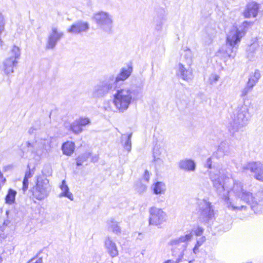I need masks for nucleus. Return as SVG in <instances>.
Here are the masks:
<instances>
[{
    "label": "nucleus",
    "instance_id": "nucleus-1",
    "mask_svg": "<svg viewBox=\"0 0 263 263\" xmlns=\"http://www.w3.org/2000/svg\"><path fill=\"white\" fill-rule=\"evenodd\" d=\"M210 176L218 194H220L226 189L228 190V195H223V199L229 209L241 210L246 208V206L241 205V201L249 204L253 209L263 199L262 192H258L254 196L252 193L245 190L242 183L238 181H233L232 187L228 190L227 183L231 181V175L224 169L213 168L210 171Z\"/></svg>",
    "mask_w": 263,
    "mask_h": 263
},
{
    "label": "nucleus",
    "instance_id": "nucleus-2",
    "mask_svg": "<svg viewBox=\"0 0 263 263\" xmlns=\"http://www.w3.org/2000/svg\"><path fill=\"white\" fill-rule=\"evenodd\" d=\"M134 91L130 87H123L118 89L113 95L112 103L120 112L128 109L133 102Z\"/></svg>",
    "mask_w": 263,
    "mask_h": 263
},
{
    "label": "nucleus",
    "instance_id": "nucleus-3",
    "mask_svg": "<svg viewBox=\"0 0 263 263\" xmlns=\"http://www.w3.org/2000/svg\"><path fill=\"white\" fill-rule=\"evenodd\" d=\"M251 107L250 103H243L238 107L236 116L230 122L228 127L231 134H235L247 125L252 116Z\"/></svg>",
    "mask_w": 263,
    "mask_h": 263
},
{
    "label": "nucleus",
    "instance_id": "nucleus-4",
    "mask_svg": "<svg viewBox=\"0 0 263 263\" xmlns=\"http://www.w3.org/2000/svg\"><path fill=\"white\" fill-rule=\"evenodd\" d=\"M92 19L97 27L106 32H111L114 27V16L108 11H98L93 14Z\"/></svg>",
    "mask_w": 263,
    "mask_h": 263
},
{
    "label": "nucleus",
    "instance_id": "nucleus-5",
    "mask_svg": "<svg viewBox=\"0 0 263 263\" xmlns=\"http://www.w3.org/2000/svg\"><path fill=\"white\" fill-rule=\"evenodd\" d=\"M251 24L250 22H244L239 28L233 26L227 34V45L236 46L245 35L247 27Z\"/></svg>",
    "mask_w": 263,
    "mask_h": 263
},
{
    "label": "nucleus",
    "instance_id": "nucleus-6",
    "mask_svg": "<svg viewBox=\"0 0 263 263\" xmlns=\"http://www.w3.org/2000/svg\"><path fill=\"white\" fill-rule=\"evenodd\" d=\"M50 191L49 180L42 176L38 177L33 192L34 197L37 200H42L48 197Z\"/></svg>",
    "mask_w": 263,
    "mask_h": 263
},
{
    "label": "nucleus",
    "instance_id": "nucleus-7",
    "mask_svg": "<svg viewBox=\"0 0 263 263\" xmlns=\"http://www.w3.org/2000/svg\"><path fill=\"white\" fill-rule=\"evenodd\" d=\"M114 81L108 76L104 80L100 81L94 87L92 97L95 98H101L108 94L116 87Z\"/></svg>",
    "mask_w": 263,
    "mask_h": 263
},
{
    "label": "nucleus",
    "instance_id": "nucleus-8",
    "mask_svg": "<svg viewBox=\"0 0 263 263\" xmlns=\"http://www.w3.org/2000/svg\"><path fill=\"white\" fill-rule=\"evenodd\" d=\"M10 57L4 60L3 64V70L6 74H9L13 72L14 67L17 65V60L20 57V48L16 46H14L10 52Z\"/></svg>",
    "mask_w": 263,
    "mask_h": 263
},
{
    "label": "nucleus",
    "instance_id": "nucleus-9",
    "mask_svg": "<svg viewBox=\"0 0 263 263\" xmlns=\"http://www.w3.org/2000/svg\"><path fill=\"white\" fill-rule=\"evenodd\" d=\"M149 223L153 226H159L167 220V214L161 209L155 206L149 210Z\"/></svg>",
    "mask_w": 263,
    "mask_h": 263
},
{
    "label": "nucleus",
    "instance_id": "nucleus-10",
    "mask_svg": "<svg viewBox=\"0 0 263 263\" xmlns=\"http://www.w3.org/2000/svg\"><path fill=\"white\" fill-rule=\"evenodd\" d=\"M198 213L200 218L204 221H209L214 216L213 205L205 199L201 200L198 202Z\"/></svg>",
    "mask_w": 263,
    "mask_h": 263
},
{
    "label": "nucleus",
    "instance_id": "nucleus-11",
    "mask_svg": "<svg viewBox=\"0 0 263 263\" xmlns=\"http://www.w3.org/2000/svg\"><path fill=\"white\" fill-rule=\"evenodd\" d=\"M64 32L57 27L52 26L48 35L46 48L47 49H53L59 41L64 36Z\"/></svg>",
    "mask_w": 263,
    "mask_h": 263
},
{
    "label": "nucleus",
    "instance_id": "nucleus-12",
    "mask_svg": "<svg viewBox=\"0 0 263 263\" xmlns=\"http://www.w3.org/2000/svg\"><path fill=\"white\" fill-rule=\"evenodd\" d=\"M48 143V140L41 138L36 139L31 143L27 142L26 144L29 151L35 154L38 156H41L45 153L46 145Z\"/></svg>",
    "mask_w": 263,
    "mask_h": 263
},
{
    "label": "nucleus",
    "instance_id": "nucleus-13",
    "mask_svg": "<svg viewBox=\"0 0 263 263\" xmlns=\"http://www.w3.org/2000/svg\"><path fill=\"white\" fill-rule=\"evenodd\" d=\"M242 170L244 171L250 170L254 173V177L256 179L263 182V166L260 162H251L245 164Z\"/></svg>",
    "mask_w": 263,
    "mask_h": 263
},
{
    "label": "nucleus",
    "instance_id": "nucleus-14",
    "mask_svg": "<svg viewBox=\"0 0 263 263\" xmlns=\"http://www.w3.org/2000/svg\"><path fill=\"white\" fill-rule=\"evenodd\" d=\"M89 29L87 22L79 21L72 24L67 29V32L73 35L82 34L87 32Z\"/></svg>",
    "mask_w": 263,
    "mask_h": 263
},
{
    "label": "nucleus",
    "instance_id": "nucleus-15",
    "mask_svg": "<svg viewBox=\"0 0 263 263\" xmlns=\"http://www.w3.org/2000/svg\"><path fill=\"white\" fill-rule=\"evenodd\" d=\"M104 247L106 252L111 258L118 256L119 250L115 240L111 236H107L104 240Z\"/></svg>",
    "mask_w": 263,
    "mask_h": 263
},
{
    "label": "nucleus",
    "instance_id": "nucleus-16",
    "mask_svg": "<svg viewBox=\"0 0 263 263\" xmlns=\"http://www.w3.org/2000/svg\"><path fill=\"white\" fill-rule=\"evenodd\" d=\"M166 154V152L163 148L159 146L154 147L153 157L155 164L157 166L163 165Z\"/></svg>",
    "mask_w": 263,
    "mask_h": 263
},
{
    "label": "nucleus",
    "instance_id": "nucleus-17",
    "mask_svg": "<svg viewBox=\"0 0 263 263\" xmlns=\"http://www.w3.org/2000/svg\"><path fill=\"white\" fill-rule=\"evenodd\" d=\"M177 75L187 82L191 81L193 78L192 69L191 67L185 68L182 63H179L178 65Z\"/></svg>",
    "mask_w": 263,
    "mask_h": 263
},
{
    "label": "nucleus",
    "instance_id": "nucleus-18",
    "mask_svg": "<svg viewBox=\"0 0 263 263\" xmlns=\"http://www.w3.org/2000/svg\"><path fill=\"white\" fill-rule=\"evenodd\" d=\"M133 71V68L131 66H127L121 69L120 72L115 76L113 74L109 76L110 79H112L114 81V84L116 86V84L120 81H124L126 80L131 74Z\"/></svg>",
    "mask_w": 263,
    "mask_h": 263
},
{
    "label": "nucleus",
    "instance_id": "nucleus-19",
    "mask_svg": "<svg viewBox=\"0 0 263 263\" xmlns=\"http://www.w3.org/2000/svg\"><path fill=\"white\" fill-rule=\"evenodd\" d=\"M259 5L257 3L252 2L249 3L246 7L243 12L245 17L249 18L251 16L256 17L258 14Z\"/></svg>",
    "mask_w": 263,
    "mask_h": 263
},
{
    "label": "nucleus",
    "instance_id": "nucleus-20",
    "mask_svg": "<svg viewBox=\"0 0 263 263\" xmlns=\"http://www.w3.org/2000/svg\"><path fill=\"white\" fill-rule=\"evenodd\" d=\"M168 245L171 247L173 252H175L176 250H179L182 256L183 255L184 252L186 249V245L181 242L177 237L172 239L169 241Z\"/></svg>",
    "mask_w": 263,
    "mask_h": 263
},
{
    "label": "nucleus",
    "instance_id": "nucleus-21",
    "mask_svg": "<svg viewBox=\"0 0 263 263\" xmlns=\"http://www.w3.org/2000/svg\"><path fill=\"white\" fill-rule=\"evenodd\" d=\"M179 167L186 171H194L196 168V164L191 159H184L179 163Z\"/></svg>",
    "mask_w": 263,
    "mask_h": 263
},
{
    "label": "nucleus",
    "instance_id": "nucleus-22",
    "mask_svg": "<svg viewBox=\"0 0 263 263\" xmlns=\"http://www.w3.org/2000/svg\"><path fill=\"white\" fill-rule=\"evenodd\" d=\"M132 134L122 135L121 137V142L124 149L128 153L130 152L132 149Z\"/></svg>",
    "mask_w": 263,
    "mask_h": 263
},
{
    "label": "nucleus",
    "instance_id": "nucleus-23",
    "mask_svg": "<svg viewBox=\"0 0 263 263\" xmlns=\"http://www.w3.org/2000/svg\"><path fill=\"white\" fill-rule=\"evenodd\" d=\"M152 188L154 192V193L156 195H161L165 194L166 187L165 184L163 182L158 181L155 183H154Z\"/></svg>",
    "mask_w": 263,
    "mask_h": 263
},
{
    "label": "nucleus",
    "instance_id": "nucleus-24",
    "mask_svg": "<svg viewBox=\"0 0 263 263\" xmlns=\"http://www.w3.org/2000/svg\"><path fill=\"white\" fill-rule=\"evenodd\" d=\"M60 188L62 190V192L59 195L60 197H65L69 199L71 201L73 200V195L70 192H69V187L66 185V181L65 180L62 181Z\"/></svg>",
    "mask_w": 263,
    "mask_h": 263
},
{
    "label": "nucleus",
    "instance_id": "nucleus-25",
    "mask_svg": "<svg viewBox=\"0 0 263 263\" xmlns=\"http://www.w3.org/2000/svg\"><path fill=\"white\" fill-rule=\"evenodd\" d=\"M62 149L64 154L70 156L74 152V144L72 142H66L63 144Z\"/></svg>",
    "mask_w": 263,
    "mask_h": 263
},
{
    "label": "nucleus",
    "instance_id": "nucleus-26",
    "mask_svg": "<svg viewBox=\"0 0 263 263\" xmlns=\"http://www.w3.org/2000/svg\"><path fill=\"white\" fill-rule=\"evenodd\" d=\"M177 238L181 242L186 245V248H187L189 242L193 239V231H187L184 233L183 235H182Z\"/></svg>",
    "mask_w": 263,
    "mask_h": 263
},
{
    "label": "nucleus",
    "instance_id": "nucleus-27",
    "mask_svg": "<svg viewBox=\"0 0 263 263\" xmlns=\"http://www.w3.org/2000/svg\"><path fill=\"white\" fill-rule=\"evenodd\" d=\"M260 78V73L258 70H255V72L252 73L249 79L248 84L250 87H253L258 82Z\"/></svg>",
    "mask_w": 263,
    "mask_h": 263
},
{
    "label": "nucleus",
    "instance_id": "nucleus-28",
    "mask_svg": "<svg viewBox=\"0 0 263 263\" xmlns=\"http://www.w3.org/2000/svg\"><path fill=\"white\" fill-rule=\"evenodd\" d=\"M17 194L16 191L10 189L5 197V202L9 204H12L15 202V196Z\"/></svg>",
    "mask_w": 263,
    "mask_h": 263
},
{
    "label": "nucleus",
    "instance_id": "nucleus-29",
    "mask_svg": "<svg viewBox=\"0 0 263 263\" xmlns=\"http://www.w3.org/2000/svg\"><path fill=\"white\" fill-rule=\"evenodd\" d=\"M235 47L236 46H229L227 43L224 48H222L220 51L225 53L229 58H233L235 55V51L234 50Z\"/></svg>",
    "mask_w": 263,
    "mask_h": 263
},
{
    "label": "nucleus",
    "instance_id": "nucleus-30",
    "mask_svg": "<svg viewBox=\"0 0 263 263\" xmlns=\"http://www.w3.org/2000/svg\"><path fill=\"white\" fill-rule=\"evenodd\" d=\"M206 241L205 236H201L196 239V244L193 249V252L195 254L199 253V249Z\"/></svg>",
    "mask_w": 263,
    "mask_h": 263
},
{
    "label": "nucleus",
    "instance_id": "nucleus-31",
    "mask_svg": "<svg viewBox=\"0 0 263 263\" xmlns=\"http://www.w3.org/2000/svg\"><path fill=\"white\" fill-rule=\"evenodd\" d=\"M108 228L113 233L118 234L121 233V229L118 224V223L113 220H110L108 222Z\"/></svg>",
    "mask_w": 263,
    "mask_h": 263
},
{
    "label": "nucleus",
    "instance_id": "nucleus-32",
    "mask_svg": "<svg viewBox=\"0 0 263 263\" xmlns=\"http://www.w3.org/2000/svg\"><path fill=\"white\" fill-rule=\"evenodd\" d=\"M90 156L89 152H86L83 155L79 156L77 159V165L78 166L82 165L85 162H86Z\"/></svg>",
    "mask_w": 263,
    "mask_h": 263
},
{
    "label": "nucleus",
    "instance_id": "nucleus-33",
    "mask_svg": "<svg viewBox=\"0 0 263 263\" xmlns=\"http://www.w3.org/2000/svg\"><path fill=\"white\" fill-rule=\"evenodd\" d=\"M70 128L72 132L76 134H79L83 130L82 127L76 120L71 124Z\"/></svg>",
    "mask_w": 263,
    "mask_h": 263
},
{
    "label": "nucleus",
    "instance_id": "nucleus-34",
    "mask_svg": "<svg viewBox=\"0 0 263 263\" xmlns=\"http://www.w3.org/2000/svg\"><path fill=\"white\" fill-rule=\"evenodd\" d=\"M6 21L3 14L0 12V41H1V35L5 31Z\"/></svg>",
    "mask_w": 263,
    "mask_h": 263
},
{
    "label": "nucleus",
    "instance_id": "nucleus-35",
    "mask_svg": "<svg viewBox=\"0 0 263 263\" xmlns=\"http://www.w3.org/2000/svg\"><path fill=\"white\" fill-rule=\"evenodd\" d=\"M76 121L81 125L82 127L90 123L89 119L86 117L80 118L79 119L76 120Z\"/></svg>",
    "mask_w": 263,
    "mask_h": 263
},
{
    "label": "nucleus",
    "instance_id": "nucleus-36",
    "mask_svg": "<svg viewBox=\"0 0 263 263\" xmlns=\"http://www.w3.org/2000/svg\"><path fill=\"white\" fill-rule=\"evenodd\" d=\"M219 79L218 75L216 74H212L209 78V82L211 84H214L217 83Z\"/></svg>",
    "mask_w": 263,
    "mask_h": 263
},
{
    "label": "nucleus",
    "instance_id": "nucleus-37",
    "mask_svg": "<svg viewBox=\"0 0 263 263\" xmlns=\"http://www.w3.org/2000/svg\"><path fill=\"white\" fill-rule=\"evenodd\" d=\"M191 231H193V235L195 234L197 236H201L203 232V229L199 227L195 229L191 230Z\"/></svg>",
    "mask_w": 263,
    "mask_h": 263
},
{
    "label": "nucleus",
    "instance_id": "nucleus-38",
    "mask_svg": "<svg viewBox=\"0 0 263 263\" xmlns=\"http://www.w3.org/2000/svg\"><path fill=\"white\" fill-rule=\"evenodd\" d=\"M252 88L253 87H249V84L247 83V86L245 88H243L241 91V96H246L248 94V93L252 90Z\"/></svg>",
    "mask_w": 263,
    "mask_h": 263
},
{
    "label": "nucleus",
    "instance_id": "nucleus-39",
    "mask_svg": "<svg viewBox=\"0 0 263 263\" xmlns=\"http://www.w3.org/2000/svg\"><path fill=\"white\" fill-rule=\"evenodd\" d=\"M185 56L189 57V59L187 60V64L190 66L192 64V54L190 50L186 51Z\"/></svg>",
    "mask_w": 263,
    "mask_h": 263
},
{
    "label": "nucleus",
    "instance_id": "nucleus-40",
    "mask_svg": "<svg viewBox=\"0 0 263 263\" xmlns=\"http://www.w3.org/2000/svg\"><path fill=\"white\" fill-rule=\"evenodd\" d=\"M34 172L33 171H31L30 168L29 170L26 172L24 178H26L29 179L32 177Z\"/></svg>",
    "mask_w": 263,
    "mask_h": 263
},
{
    "label": "nucleus",
    "instance_id": "nucleus-41",
    "mask_svg": "<svg viewBox=\"0 0 263 263\" xmlns=\"http://www.w3.org/2000/svg\"><path fill=\"white\" fill-rule=\"evenodd\" d=\"M27 263H43V260L41 258H33L30 259Z\"/></svg>",
    "mask_w": 263,
    "mask_h": 263
},
{
    "label": "nucleus",
    "instance_id": "nucleus-42",
    "mask_svg": "<svg viewBox=\"0 0 263 263\" xmlns=\"http://www.w3.org/2000/svg\"><path fill=\"white\" fill-rule=\"evenodd\" d=\"M23 184V189L24 191H26L28 189V184H29L28 179H26V178H24Z\"/></svg>",
    "mask_w": 263,
    "mask_h": 263
},
{
    "label": "nucleus",
    "instance_id": "nucleus-43",
    "mask_svg": "<svg viewBox=\"0 0 263 263\" xmlns=\"http://www.w3.org/2000/svg\"><path fill=\"white\" fill-rule=\"evenodd\" d=\"M163 25L162 20H160L158 23L156 24V29L158 30H161Z\"/></svg>",
    "mask_w": 263,
    "mask_h": 263
},
{
    "label": "nucleus",
    "instance_id": "nucleus-44",
    "mask_svg": "<svg viewBox=\"0 0 263 263\" xmlns=\"http://www.w3.org/2000/svg\"><path fill=\"white\" fill-rule=\"evenodd\" d=\"M205 165L208 168H212L211 167V166H212V161H211V158H208L207 159Z\"/></svg>",
    "mask_w": 263,
    "mask_h": 263
},
{
    "label": "nucleus",
    "instance_id": "nucleus-45",
    "mask_svg": "<svg viewBox=\"0 0 263 263\" xmlns=\"http://www.w3.org/2000/svg\"><path fill=\"white\" fill-rule=\"evenodd\" d=\"M179 262H180V260H179V259H177L176 260V261L169 259V260H166L165 261H164L163 263H179Z\"/></svg>",
    "mask_w": 263,
    "mask_h": 263
},
{
    "label": "nucleus",
    "instance_id": "nucleus-46",
    "mask_svg": "<svg viewBox=\"0 0 263 263\" xmlns=\"http://www.w3.org/2000/svg\"><path fill=\"white\" fill-rule=\"evenodd\" d=\"M144 177L146 181H148L149 180V174L147 171H145V172Z\"/></svg>",
    "mask_w": 263,
    "mask_h": 263
},
{
    "label": "nucleus",
    "instance_id": "nucleus-47",
    "mask_svg": "<svg viewBox=\"0 0 263 263\" xmlns=\"http://www.w3.org/2000/svg\"><path fill=\"white\" fill-rule=\"evenodd\" d=\"M226 145V143H221V145L219 146L218 149V152H220L221 149H222V148L223 147H224Z\"/></svg>",
    "mask_w": 263,
    "mask_h": 263
},
{
    "label": "nucleus",
    "instance_id": "nucleus-48",
    "mask_svg": "<svg viewBox=\"0 0 263 263\" xmlns=\"http://www.w3.org/2000/svg\"><path fill=\"white\" fill-rule=\"evenodd\" d=\"M99 159V157L98 155H95L92 158V161L97 162Z\"/></svg>",
    "mask_w": 263,
    "mask_h": 263
},
{
    "label": "nucleus",
    "instance_id": "nucleus-49",
    "mask_svg": "<svg viewBox=\"0 0 263 263\" xmlns=\"http://www.w3.org/2000/svg\"><path fill=\"white\" fill-rule=\"evenodd\" d=\"M146 190V186L144 185H141V192H144Z\"/></svg>",
    "mask_w": 263,
    "mask_h": 263
},
{
    "label": "nucleus",
    "instance_id": "nucleus-50",
    "mask_svg": "<svg viewBox=\"0 0 263 263\" xmlns=\"http://www.w3.org/2000/svg\"><path fill=\"white\" fill-rule=\"evenodd\" d=\"M33 129L32 128H30L29 129V133H33Z\"/></svg>",
    "mask_w": 263,
    "mask_h": 263
},
{
    "label": "nucleus",
    "instance_id": "nucleus-51",
    "mask_svg": "<svg viewBox=\"0 0 263 263\" xmlns=\"http://www.w3.org/2000/svg\"><path fill=\"white\" fill-rule=\"evenodd\" d=\"M3 262V258L0 255V263H2Z\"/></svg>",
    "mask_w": 263,
    "mask_h": 263
},
{
    "label": "nucleus",
    "instance_id": "nucleus-52",
    "mask_svg": "<svg viewBox=\"0 0 263 263\" xmlns=\"http://www.w3.org/2000/svg\"><path fill=\"white\" fill-rule=\"evenodd\" d=\"M6 214L8 215V211H7L6 212Z\"/></svg>",
    "mask_w": 263,
    "mask_h": 263
},
{
    "label": "nucleus",
    "instance_id": "nucleus-53",
    "mask_svg": "<svg viewBox=\"0 0 263 263\" xmlns=\"http://www.w3.org/2000/svg\"><path fill=\"white\" fill-rule=\"evenodd\" d=\"M189 263H192V262L191 261H189Z\"/></svg>",
    "mask_w": 263,
    "mask_h": 263
}]
</instances>
